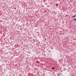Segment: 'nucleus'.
Instances as JSON below:
<instances>
[{
    "instance_id": "nucleus-4",
    "label": "nucleus",
    "mask_w": 76,
    "mask_h": 76,
    "mask_svg": "<svg viewBox=\"0 0 76 76\" xmlns=\"http://www.w3.org/2000/svg\"><path fill=\"white\" fill-rule=\"evenodd\" d=\"M14 9H16V8H14Z\"/></svg>"
},
{
    "instance_id": "nucleus-3",
    "label": "nucleus",
    "mask_w": 76,
    "mask_h": 76,
    "mask_svg": "<svg viewBox=\"0 0 76 76\" xmlns=\"http://www.w3.org/2000/svg\"><path fill=\"white\" fill-rule=\"evenodd\" d=\"M75 16H76V15H74V16H73L72 17H73V18H75Z\"/></svg>"
},
{
    "instance_id": "nucleus-5",
    "label": "nucleus",
    "mask_w": 76,
    "mask_h": 76,
    "mask_svg": "<svg viewBox=\"0 0 76 76\" xmlns=\"http://www.w3.org/2000/svg\"><path fill=\"white\" fill-rule=\"evenodd\" d=\"M69 69H70V68H69Z\"/></svg>"
},
{
    "instance_id": "nucleus-2",
    "label": "nucleus",
    "mask_w": 76,
    "mask_h": 76,
    "mask_svg": "<svg viewBox=\"0 0 76 76\" xmlns=\"http://www.w3.org/2000/svg\"><path fill=\"white\" fill-rule=\"evenodd\" d=\"M52 69H54V67H52Z\"/></svg>"
},
{
    "instance_id": "nucleus-1",
    "label": "nucleus",
    "mask_w": 76,
    "mask_h": 76,
    "mask_svg": "<svg viewBox=\"0 0 76 76\" xmlns=\"http://www.w3.org/2000/svg\"><path fill=\"white\" fill-rule=\"evenodd\" d=\"M76 19L75 18L74 19V21H76Z\"/></svg>"
}]
</instances>
